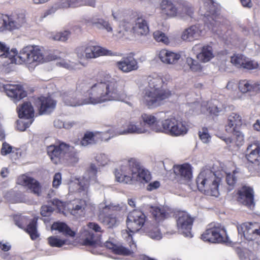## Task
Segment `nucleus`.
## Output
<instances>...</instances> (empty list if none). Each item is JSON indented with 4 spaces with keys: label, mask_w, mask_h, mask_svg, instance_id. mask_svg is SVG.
Wrapping results in <instances>:
<instances>
[{
    "label": "nucleus",
    "mask_w": 260,
    "mask_h": 260,
    "mask_svg": "<svg viewBox=\"0 0 260 260\" xmlns=\"http://www.w3.org/2000/svg\"><path fill=\"white\" fill-rule=\"evenodd\" d=\"M76 90L80 93L84 92L85 97L79 100L64 96L63 101L67 105L78 106L85 104H101L121 101L125 96L119 81L108 76H105L100 81L90 77L79 80L76 85Z\"/></svg>",
    "instance_id": "nucleus-1"
},
{
    "label": "nucleus",
    "mask_w": 260,
    "mask_h": 260,
    "mask_svg": "<svg viewBox=\"0 0 260 260\" xmlns=\"http://www.w3.org/2000/svg\"><path fill=\"white\" fill-rule=\"evenodd\" d=\"M148 85L143 92L142 103L149 109L155 108L164 104L167 99L172 95L171 91L163 87L164 81L159 76H149L147 78Z\"/></svg>",
    "instance_id": "nucleus-2"
},
{
    "label": "nucleus",
    "mask_w": 260,
    "mask_h": 260,
    "mask_svg": "<svg viewBox=\"0 0 260 260\" xmlns=\"http://www.w3.org/2000/svg\"><path fill=\"white\" fill-rule=\"evenodd\" d=\"M141 118L144 123L154 131L164 133L171 136H184L188 131L187 124L185 121L174 117L162 120L161 126L157 125L156 118L152 115L143 114Z\"/></svg>",
    "instance_id": "nucleus-3"
},
{
    "label": "nucleus",
    "mask_w": 260,
    "mask_h": 260,
    "mask_svg": "<svg viewBox=\"0 0 260 260\" xmlns=\"http://www.w3.org/2000/svg\"><path fill=\"white\" fill-rule=\"evenodd\" d=\"M137 172L141 182L148 183L151 180L150 173L148 170L141 169L140 162L134 158L124 161L119 169L115 170L114 174L117 182L128 184L132 181L133 175Z\"/></svg>",
    "instance_id": "nucleus-4"
},
{
    "label": "nucleus",
    "mask_w": 260,
    "mask_h": 260,
    "mask_svg": "<svg viewBox=\"0 0 260 260\" xmlns=\"http://www.w3.org/2000/svg\"><path fill=\"white\" fill-rule=\"evenodd\" d=\"M46 151L51 162L55 165L60 164L68 159L78 160V152L74 147L61 140H57L54 144L48 146Z\"/></svg>",
    "instance_id": "nucleus-5"
},
{
    "label": "nucleus",
    "mask_w": 260,
    "mask_h": 260,
    "mask_svg": "<svg viewBox=\"0 0 260 260\" xmlns=\"http://www.w3.org/2000/svg\"><path fill=\"white\" fill-rule=\"evenodd\" d=\"M242 117L236 113H232L229 115L225 126V130L232 136L229 137H221L222 140L231 148H238L244 142V136L240 130L242 125Z\"/></svg>",
    "instance_id": "nucleus-6"
},
{
    "label": "nucleus",
    "mask_w": 260,
    "mask_h": 260,
    "mask_svg": "<svg viewBox=\"0 0 260 260\" xmlns=\"http://www.w3.org/2000/svg\"><path fill=\"white\" fill-rule=\"evenodd\" d=\"M221 182V178L209 169L202 171L196 179L199 191L206 195L215 197L219 194V186Z\"/></svg>",
    "instance_id": "nucleus-7"
},
{
    "label": "nucleus",
    "mask_w": 260,
    "mask_h": 260,
    "mask_svg": "<svg viewBox=\"0 0 260 260\" xmlns=\"http://www.w3.org/2000/svg\"><path fill=\"white\" fill-rule=\"evenodd\" d=\"M204 14V20L207 27L213 31L217 30L216 27H219L221 25V17L218 13V8L215 5L213 0H203V7L200 9L201 13Z\"/></svg>",
    "instance_id": "nucleus-8"
},
{
    "label": "nucleus",
    "mask_w": 260,
    "mask_h": 260,
    "mask_svg": "<svg viewBox=\"0 0 260 260\" xmlns=\"http://www.w3.org/2000/svg\"><path fill=\"white\" fill-rule=\"evenodd\" d=\"M141 229H137L136 231H133L131 229H125L122 231L123 235L126 234L125 239L126 241L128 242V245L130 249L127 248L122 245H118L111 241H107L105 243V247L110 250L111 252L115 254L128 256L133 253V251L137 249L136 244L134 242L133 239V235L138 232Z\"/></svg>",
    "instance_id": "nucleus-9"
},
{
    "label": "nucleus",
    "mask_w": 260,
    "mask_h": 260,
    "mask_svg": "<svg viewBox=\"0 0 260 260\" xmlns=\"http://www.w3.org/2000/svg\"><path fill=\"white\" fill-rule=\"evenodd\" d=\"M44 55L37 46H27L22 48L16 56L15 60L20 64L39 63L43 60Z\"/></svg>",
    "instance_id": "nucleus-10"
},
{
    "label": "nucleus",
    "mask_w": 260,
    "mask_h": 260,
    "mask_svg": "<svg viewBox=\"0 0 260 260\" xmlns=\"http://www.w3.org/2000/svg\"><path fill=\"white\" fill-rule=\"evenodd\" d=\"M101 229H84L76 237V242L80 245L96 247L101 244Z\"/></svg>",
    "instance_id": "nucleus-11"
},
{
    "label": "nucleus",
    "mask_w": 260,
    "mask_h": 260,
    "mask_svg": "<svg viewBox=\"0 0 260 260\" xmlns=\"http://www.w3.org/2000/svg\"><path fill=\"white\" fill-rule=\"evenodd\" d=\"M78 55L81 56H84L87 59H92L99 57L101 56H112L113 53L109 50L100 46H93L86 45L79 47L77 50Z\"/></svg>",
    "instance_id": "nucleus-12"
},
{
    "label": "nucleus",
    "mask_w": 260,
    "mask_h": 260,
    "mask_svg": "<svg viewBox=\"0 0 260 260\" xmlns=\"http://www.w3.org/2000/svg\"><path fill=\"white\" fill-rule=\"evenodd\" d=\"M34 105L40 115L48 114L55 108L56 102L50 96H40L35 99Z\"/></svg>",
    "instance_id": "nucleus-13"
},
{
    "label": "nucleus",
    "mask_w": 260,
    "mask_h": 260,
    "mask_svg": "<svg viewBox=\"0 0 260 260\" xmlns=\"http://www.w3.org/2000/svg\"><path fill=\"white\" fill-rule=\"evenodd\" d=\"M235 197L237 201L247 207L254 205V191L253 188L249 186L243 185L235 191Z\"/></svg>",
    "instance_id": "nucleus-14"
},
{
    "label": "nucleus",
    "mask_w": 260,
    "mask_h": 260,
    "mask_svg": "<svg viewBox=\"0 0 260 260\" xmlns=\"http://www.w3.org/2000/svg\"><path fill=\"white\" fill-rule=\"evenodd\" d=\"M6 94L14 102H17L27 95L23 87L18 84H7L4 86Z\"/></svg>",
    "instance_id": "nucleus-15"
},
{
    "label": "nucleus",
    "mask_w": 260,
    "mask_h": 260,
    "mask_svg": "<svg viewBox=\"0 0 260 260\" xmlns=\"http://www.w3.org/2000/svg\"><path fill=\"white\" fill-rule=\"evenodd\" d=\"M245 158L252 164L260 165V143L254 141L249 144L245 150Z\"/></svg>",
    "instance_id": "nucleus-16"
},
{
    "label": "nucleus",
    "mask_w": 260,
    "mask_h": 260,
    "mask_svg": "<svg viewBox=\"0 0 260 260\" xmlns=\"http://www.w3.org/2000/svg\"><path fill=\"white\" fill-rule=\"evenodd\" d=\"M102 212L103 213H108V215H104L101 213L99 216L100 219L104 225L107 226L108 228H113L118 225L119 221L116 217L113 207L106 206L103 208Z\"/></svg>",
    "instance_id": "nucleus-17"
},
{
    "label": "nucleus",
    "mask_w": 260,
    "mask_h": 260,
    "mask_svg": "<svg viewBox=\"0 0 260 260\" xmlns=\"http://www.w3.org/2000/svg\"><path fill=\"white\" fill-rule=\"evenodd\" d=\"M174 172L176 176V178H179L178 181L180 183H184L186 181L189 180L192 177L191 166L187 163L175 166Z\"/></svg>",
    "instance_id": "nucleus-18"
},
{
    "label": "nucleus",
    "mask_w": 260,
    "mask_h": 260,
    "mask_svg": "<svg viewBox=\"0 0 260 260\" xmlns=\"http://www.w3.org/2000/svg\"><path fill=\"white\" fill-rule=\"evenodd\" d=\"M117 68L123 73H129L138 69L137 60L131 55L123 57L116 63Z\"/></svg>",
    "instance_id": "nucleus-19"
},
{
    "label": "nucleus",
    "mask_w": 260,
    "mask_h": 260,
    "mask_svg": "<svg viewBox=\"0 0 260 260\" xmlns=\"http://www.w3.org/2000/svg\"><path fill=\"white\" fill-rule=\"evenodd\" d=\"M202 30L200 25H193L185 29L182 32L181 38L187 42L198 40L201 37Z\"/></svg>",
    "instance_id": "nucleus-20"
},
{
    "label": "nucleus",
    "mask_w": 260,
    "mask_h": 260,
    "mask_svg": "<svg viewBox=\"0 0 260 260\" xmlns=\"http://www.w3.org/2000/svg\"><path fill=\"white\" fill-rule=\"evenodd\" d=\"M149 32L148 23L142 15L136 16L133 34L138 36H146Z\"/></svg>",
    "instance_id": "nucleus-21"
},
{
    "label": "nucleus",
    "mask_w": 260,
    "mask_h": 260,
    "mask_svg": "<svg viewBox=\"0 0 260 260\" xmlns=\"http://www.w3.org/2000/svg\"><path fill=\"white\" fill-rule=\"evenodd\" d=\"M238 89L243 93L260 91V81L253 82L246 79L241 80L238 83Z\"/></svg>",
    "instance_id": "nucleus-22"
},
{
    "label": "nucleus",
    "mask_w": 260,
    "mask_h": 260,
    "mask_svg": "<svg viewBox=\"0 0 260 260\" xmlns=\"http://www.w3.org/2000/svg\"><path fill=\"white\" fill-rule=\"evenodd\" d=\"M158 57L164 63L174 64L178 62L181 55L167 49H161L159 52Z\"/></svg>",
    "instance_id": "nucleus-23"
},
{
    "label": "nucleus",
    "mask_w": 260,
    "mask_h": 260,
    "mask_svg": "<svg viewBox=\"0 0 260 260\" xmlns=\"http://www.w3.org/2000/svg\"><path fill=\"white\" fill-rule=\"evenodd\" d=\"M20 183L27 187L34 193L39 195L41 192V187L38 181L34 178L26 175H22L19 178Z\"/></svg>",
    "instance_id": "nucleus-24"
},
{
    "label": "nucleus",
    "mask_w": 260,
    "mask_h": 260,
    "mask_svg": "<svg viewBox=\"0 0 260 260\" xmlns=\"http://www.w3.org/2000/svg\"><path fill=\"white\" fill-rule=\"evenodd\" d=\"M14 221L16 225L19 228H37L38 217H34L31 219L21 215H16L13 217Z\"/></svg>",
    "instance_id": "nucleus-25"
},
{
    "label": "nucleus",
    "mask_w": 260,
    "mask_h": 260,
    "mask_svg": "<svg viewBox=\"0 0 260 260\" xmlns=\"http://www.w3.org/2000/svg\"><path fill=\"white\" fill-rule=\"evenodd\" d=\"M214 229H207L202 234L201 239L205 242L210 243H220L223 241V238L218 232L214 230Z\"/></svg>",
    "instance_id": "nucleus-26"
},
{
    "label": "nucleus",
    "mask_w": 260,
    "mask_h": 260,
    "mask_svg": "<svg viewBox=\"0 0 260 260\" xmlns=\"http://www.w3.org/2000/svg\"><path fill=\"white\" fill-rule=\"evenodd\" d=\"M86 206L85 201L82 199H75L69 205L68 209L70 210L72 215L78 217L84 213Z\"/></svg>",
    "instance_id": "nucleus-27"
},
{
    "label": "nucleus",
    "mask_w": 260,
    "mask_h": 260,
    "mask_svg": "<svg viewBox=\"0 0 260 260\" xmlns=\"http://www.w3.org/2000/svg\"><path fill=\"white\" fill-rule=\"evenodd\" d=\"M136 15H133V16H127L123 19L120 23L119 26L120 29L119 31V34H122L124 35V31L134 32V26L135 23V18Z\"/></svg>",
    "instance_id": "nucleus-28"
},
{
    "label": "nucleus",
    "mask_w": 260,
    "mask_h": 260,
    "mask_svg": "<svg viewBox=\"0 0 260 260\" xmlns=\"http://www.w3.org/2000/svg\"><path fill=\"white\" fill-rule=\"evenodd\" d=\"M194 221V218L186 212L181 211L177 214L178 228H191Z\"/></svg>",
    "instance_id": "nucleus-29"
},
{
    "label": "nucleus",
    "mask_w": 260,
    "mask_h": 260,
    "mask_svg": "<svg viewBox=\"0 0 260 260\" xmlns=\"http://www.w3.org/2000/svg\"><path fill=\"white\" fill-rule=\"evenodd\" d=\"M161 13L168 17H174L177 15L178 9L170 0H162L160 4Z\"/></svg>",
    "instance_id": "nucleus-30"
},
{
    "label": "nucleus",
    "mask_w": 260,
    "mask_h": 260,
    "mask_svg": "<svg viewBox=\"0 0 260 260\" xmlns=\"http://www.w3.org/2000/svg\"><path fill=\"white\" fill-rule=\"evenodd\" d=\"M98 132L86 131L81 138L80 144L82 146L95 145L99 143Z\"/></svg>",
    "instance_id": "nucleus-31"
},
{
    "label": "nucleus",
    "mask_w": 260,
    "mask_h": 260,
    "mask_svg": "<svg viewBox=\"0 0 260 260\" xmlns=\"http://www.w3.org/2000/svg\"><path fill=\"white\" fill-rule=\"evenodd\" d=\"M145 216L144 214L136 211L131 212L127 218L126 223L127 225L129 222H134L136 225L142 226L145 222Z\"/></svg>",
    "instance_id": "nucleus-32"
},
{
    "label": "nucleus",
    "mask_w": 260,
    "mask_h": 260,
    "mask_svg": "<svg viewBox=\"0 0 260 260\" xmlns=\"http://www.w3.org/2000/svg\"><path fill=\"white\" fill-rule=\"evenodd\" d=\"M18 115L20 118L28 119L33 118L34 110L30 102H26L22 105L18 111Z\"/></svg>",
    "instance_id": "nucleus-33"
},
{
    "label": "nucleus",
    "mask_w": 260,
    "mask_h": 260,
    "mask_svg": "<svg viewBox=\"0 0 260 260\" xmlns=\"http://www.w3.org/2000/svg\"><path fill=\"white\" fill-rule=\"evenodd\" d=\"M124 127H126L124 130H120L117 132L119 135H124L129 133H137L141 134L146 132L144 128L139 127L132 122H126Z\"/></svg>",
    "instance_id": "nucleus-34"
},
{
    "label": "nucleus",
    "mask_w": 260,
    "mask_h": 260,
    "mask_svg": "<svg viewBox=\"0 0 260 260\" xmlns=\"http://www.w3.org/2000/svg\"><path fill=\"white\" fill-rule=\"evenodd\" d=\"M85 24L87 26L91 27L96 26L98 28H105L108 31H111L112 28L110 24L102 19H92L91 20H86Z\"/></svg>",
    "instance_id": "nucleus-35"
},
{
    "label": "nucleus",
    "mask_w": 260,
    "mask_h": 260,
    "mask_svg": "<svg viewBox=\"0 0 260 260\" xmlns=\"http://www.w3.org/2000/svg\"><path fill=\"white\" fill-rule=\"evenodd\" d=\"M151 212L153 218L157 222L164 220L169 216V213L164 207H152Z\"/></svg>",
    "instance_id": "nucleus-36"
},
{
    "label": "nucleus",
    "mask_w": 260,
    "mask_h": 260,
    "mask_svg": "<svg viewBox=\"0 0 260 260\" xmlns=\"http://www.w3.org/2000/svg\"><path fill=\"white\" fill-rule=\"evenodd\" d=\"M213 57L212 48L209 45L203 46L201 52L198 55V57L204 62L209 61Z\"/></svg>",
    "instance_id": "nucleus-37"
},
{
    "label": "nucleus",
    "mask_w": 260,
    "mask_h": 260,
    "mask_svg": "<svg viewBox=\"0 0 260 260\" xmlns=\"http://www.w3.org/2000/svg\"><path fill=\"white\" fill-rule=\"evenodd\" d=\"M48 244L53 247H61L64 245L71 244L70 241L67 239H61L57 236H50L47 239Z\"/></svg>",
    "instance_id": "nucleus-38"
},
{
    "label": "nucleus",
    "mask_w": 260,
    "mask_h": 260,
    "mask_svg": "<svg viewBox=\"0 0 260 260\" xmlns=\"http://www.w3.org/2000/svg\"><path fill=\"white\" fill-rule=\"evenodd\" d=\"M15 27L14 22L11 21L8 15L0 14V31H3L6 28L12 29Z\"/></svg>",
    "instance_id": "nucleus-39"
},
{
    "label": "nucleus",
    "mask_w": 260,
    "mask_h": 260,
    "mask_svg": "<svg viewBox=\"0 0 260 260\" xmlns=\"http://www.w3.org/2000/svg\"><path fill=\"white\" fill-rule=\"evenodd\" d=\"M238 173V172L235 170L232 173L226 174L225 180L227 184L229 185V190H232L234 188L237 181V176L236 175Z\"/></svg>",
    "instance_id": "nucleus-40"
},
{
    "label": "nucleus",
    "mask_w": 260,
    "mask_h": 260,
    "mask_svg": "<svg viewBox=\"0 0 260 260\" xmlns=\"http://www.w3.org/2000/svg\"><path fill=\"white\" fill-rule=\"evenodd\" d=\"M252 229H241L244 238L248 241L253 240L254 239V235L255 234L260 236V229H255V230H251Z\"/></svg>",
    "instance_id": "nucleus-41"
},
{
    "label": "nucleus",
    "mask_w": 260,
    "mask_h": 260,
    "mask_svg": "<svg viewBox=\"0 0 260 260\" xmlns=\"http://www.w3.org/2000/svg\"><path fill=\"white\" fill-rule=\"evenodd\" d=\"M51 231L53 230H58V233L64 236L66 238H74L76 237L77 231L73 230L74 229H51Z\"/></svg>",
    "instance_id": "nucleus-42"
},
{
    "label": "nucleus",
    "mask_w": 260,
    "mask_h": 260,
    "mask_svg": "<svg viewBox=\"0 0 260 260\" xmlns=\"http://www.w3.org/2000/svg\"><path fill=\"white\" fill-rule=\"evenodd\" d=\"M146 235L154 240H160L162 238V234L159 229H147Z\"/></svg>",
    "instance_id": "nucleus-43"
},
{
    "label": "nucleus",
    "mask_w": 260,
    "mask_h": 260,
    "mask_svg": "<svg viewBox=\"0 0 260 260\" xmlns=\"http://www.w3.org/2000/svg\"><path fill=\"white\" fill-rule=\"evenodd\" d=\"M186 62L190 70L193 72H200L202 70V67L198 61L193 59L191 57L186 59Z\"/></svg>",
    "instance_id": "nucleus-44"
},
{
    "label": "nucleus",
    "mask_w": 260,
    "mask_h": 260,
    "mask_svg": "<svg viewBox=\"0 0 260 260\" xmlns=\"http://www.w3.org/2000/svg\"><path fill=\"white\" fill-rule=\"evenodd\" d=\"M245 57L242 55H237L231 57V62L239 68H242Z\"/></svg>",
    "instance_id": "nucleus-45"
},
{
    "label": "nucleus",
    "mask_w": 260,
    "mask_h": 260,
    "mask_svg": "<svg viewBox=\"0 0 260 260\" xmlns=\"http://www.w3.org/2000/svg\"><path fill=\"white\" fill-rule=\"evenodd\" d=\"M154 39L158 42H162L165 44L169 43V39L165 34L160 31H156L153 33Z\"/></svg>",
    "instance_id": "nucleus-46"
},
{
    "label": "nucleus",
    "mask_w": 260,
    "mask_h": 260,
    "mask_svg": "<svg viewBox=\"0 0 260 260\" xmlns=\"http://www.w3.org/2000/svg\"><path fill=\"white\" fill-rule=\"evenodd\" d=\"M71 35V32L68 30H64L62 32L56 33L53 37L56 41L64 42L67 41Z\"/></svg>",
    "instance_id": "nucleus-47"
},
{
    "label": "nucleus",
    "mask_w": 260,
    "mask_h": 260,
    "mask_svg": "<svg viewBox=\"0 0 260 260\" xmlns=\"http://www.w3.org/2000/svg\"><path fill=\"white\" fill-rule=\"evenodd\" d=\"M199 136L201 141L204 143H208L211 138L208 133V129L207 127H204L202 131L199 132Z\"/></svg>",
    "instance_id": "nucleus-48"
},
{
    "label": "nucleus",
    "mask_w": 260,
    "mask_h": 260,
    "mask_svg": "<svg viewBox=\"0 0 260 260\" xmlns=\"http://www.w3.org/2000/svg\"><path fill=\"white\" fill-rule=\"evenodd\" d=\"M258 68V64L253 60H250L246 58H245V59L244 62L243 66L242 67L243 69L248 70H251L256 69Z\"/></svg>",
    "instance_id": "nucleus-49"
},
{
    "label": "nucleus",
    "mask_w": 260,
    "mask_h": 260,
    "mask_svg": "<svg viewBox=\"0 0 260 260\" xmlns=\"http://www.w3.org/2000/svg\"><path fill=\"white\" fill-rule=\"evenodd\" d=\"M52 204L55 206L59 212H63L66 208V203L57 199H54L51 201Z\"/></svg>",
    "instance_id": "nucleus-50"
},
{
    "label": "nucleus",
    "mask_w": 260,
    "mask_h": 260,
    "mask_svg": "<svg viewBox=\"0 0 260 260\" xmlns=\"http://www.w3.org/2000/svg\"><path fill=\"white\" fill-rule=\"evenodd\" d=\"M9 47L5 43L0 42V57L3 58L9 57Z\"/></svg>",
    "instance_id": "nucleus-51"
},
{
    "label": "nucleus",
    "mask_w": 260,
    "mask_h": 260,
    "mask_svg": "<svg viewBox=\"0 0 260 260\" xmlns=\"http://www.w3.org/2000/svg\"><path fill=\"white\" fill-rule=\"evenodd\" d=\"M54 211V209L48 205H43L41 209V214L44 217L50 216Z\"/></svg>",
    "instance_id": "nucleus-52"
},
{
    "label": "nucleus",
    "mask_w": 260,
    "mask_h": 260,
    "mask_svg": "<svg viewBox=\"0 0 260 260\" xmlns=\"http://www.w3.org/2000/svg\"><path fill=\"white\" fill-rule=\"evenodd\" d=\"M89 180L87 179L83 178L79 182V190L80 192L86 191L89 186Z\"/></svg>",
    "instance_id": "nucleus-53"
},
{
    "label": "nucleus",
    "mask_w": 260,
    "mask_h": 260,
    "mask_svg": "<svg viewBox=\"0 0 260 260\" xmlns=\"http://www.w3.org/2000/svg\"><path fill=\"white\" fill-rule=\"evenodd\" d=\"M62 177L60 173H56L53 176L52 186L55 188H58L61 183Z\"/></svg>",
    "instance_id": "nucleus-54"
},
{
    "label": "nucleus",
    "mask_w": 260,
    "mask_h": 260,
    "mask_svg": "<svg viewBox=\"0 0 260 260\" xmlns=\"http://www.w3.org/2000/svg\"><path fill=\"white\" fill-rule=\"evenodd\" d=\"M14 148L11 146L7 142H4L2 144L1 154L3 155H6L10 153L11 154Z\"/></svg>",
    "instance_id": "nucleus-55"
},
{
    "label": "nucleus",
    "mask_w": 260,
    "mask_h": 260,
    "mask_svg": "<svg viewBox=\"0 0 260 260\" xmlns=\"http://www.w3.org/2000/svg\"><path fill=\"white\" fill-rule=\"evenodd\" d=\"M24 230L29 235L32 240H37L40 236L37 229H24Z\"/></svg>",
    "instance_id": "nucleus-56"
},
{
    "label": "nucleus",
    "mask_w": 260,
    "mask_h": 260,
    "mask_svg": "<svg viewBox=\"0 0 260 260\" xmlns=\"http://www.w3.org/2000/svg\"><path fill=\"white\" fill-rule=\"evenodd\" d=\"M99 143L102 141H108L111 138L110 133L109 131L100 132H98Z\"/></svg>",
    "instance_id": "nucleus-57"
},
{
    "label": "nucleus",
    "mask_w": 260,
    "mask_h": 260,
    "mask_svg": "<svg viewBox=\"0 0 260 260\" xmlns=\"http://www.w3.org/2000/svg\"><path fill=\"white\" fill-rule=\"evenodd\" d=\"M21 155V149L14 148L11 153V157L12 160H16Z\"/></svg>",
    "instance_id": "nucleus-58"
},
{
    "label": "nucleus",
    "mask_w": 260,
    "mask_h": 260,
    "mask_svg": "<svg viewBox=\"0 0 260 260\" xmlns=\"http://www.w3.org/2000/svg\"><path fill=\"white\" fill-rule=\"evenodd\" d=\"M182 11L189 16H191L193 12L192 7L188 5L185 3H184L182 5Z\"/></svg>",
    "instance_id": "nucleus-59"
},
{
    "label": "nucleus",
    "mask_w": 260,
    "mask_h": 260,
    "mask_svg": "<svg viewBox=\"0 0 260 260\" xmlns=\"http://www.w3.org/2000/svg\"><path fill=\"white\" fill-rule=\"evenodd\" d=\"M82 0H74L67 2L69 7L76 8L82 5Z\"/></svg>",
    "instance_id": "nucleus-60"
},
{
    "label": "nucleus",
    "mask_w": 260,
    "mask_h": 260,
    "mask_svg": "<svg viewBox=\"0 0 260 260\" xmlns=\"http://www.w3.org/2000/svg\"><path fill=\"white\" fill-rule=\"evenodd\" d=\"M60 66L66 68L68 70H73L74 69L75 64L73 62H71V61H62L59 62Z\"/></svg>",
    "instance_id": "nucleus-61"
},
{
    "label": "nucleus",
    "mask_w": 260,
    "mask_h": 260,
    "mask_svg": "<svg viewBox=\"0 0 260 260\" xmlns=\"http://www.w3.org/2000/svg\"><path fill=\"white\" fill-rule=\"evenodd\" d=\"M179 232L181 233L185 237L191 238L193 236L191 231V229H178Z\"/></svg>",
    "instance_id": "nucleus-62"
},
{
    "label": "nucleus",
    "mask_w": 260,
    "mask_h": 260,
    "mask_svg": "<svg viewBox=\"0 0 260 260\" xmlns=\"http://www.w3.org/2000/svg\"><path fill=\"white\" fill-rule=\"evenodd\" d=\"M160 186V183L158 181H155L153 182L150 183L147 187V189L149 191H151L154 189L158 188Z\"/></svg>",
    "instance_id": "nucleus-63"
},
{
    "label": "nucleus",
    "mask_w": 260,
    "mask_h": 260,
    "mask_svg": "<svg viewBox=\"0 0 260 260\" xmlns=\"http://www.w3.org/2000/svg\"><path fill=\"white\" fill-rule=\"evenodd\" d=\"M209 111L211 114L217 115L220 112L219 109L216 106H212L209 107Z\"/></svg>",
    "instance_id": "nucleus-64"
}]
</instances>
